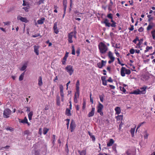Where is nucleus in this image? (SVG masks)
Returning a JSON list of instances; mask_svg holds the SVG:
<instances>
[{
	"mask_svg": "<svg viewBox=\"0 0 155 155\" xmlns=\"http://www.w3.org/2000/svg\"><path fill=\"white\" fill-rule=\"evenodd\" d=\"M65 152L67 153V154H68L69 150V149H68V142H67L65 144Z\"/></svg>",
	"mask_w": 155,
	"mask_h": 155,
	"instance_id": "nucleus-23",
	"label": "nucleus"
},
{
	"mask_svg": "<svg viewBox=\"0 0 155 155\" xmlns=\"http://www.w3.org/2000/svg\"><path fill=\"white\" fill-rule=\"evenodd\" d=\"M108 56L110 59H115V58L113 56V55L111 52L110 51L108 52Z\"/></svg>",
	"mask_w": 155,
	"mask_h": 155,
	"instance_id": "nucleus-22",
	"label": "nucleus"
},
{
	"mask_svg": "<svg viewBox=\"0 0 155 155\" xmlns=\"http://www.w3.org/2000/svg\"><path fill=\"white\" fill-rule=\"evenodd\" d=\"M117 60L118 61V64H120V65H121V66H124V64H122V63H121L120 61V60L119 59V58H117Z\"/></svg>",
	"mask_w": 155,
	"mask_h": 155,
	"instance_id": "nucleus-57",
	"label": "nucleus"
},
{
	"mask_svg": "<svg viewBox=\"0 0 155 155\" xmlns=\"http://www.w3.org/2000/svg\"><path fill=\"white\" fill-rule=\"evenodd\" d=\"M65 70L70 75H71L74 71L73 67L71 65H67L65 68Z\"/></svg>",
	"mask_w": 155,
	"mask_h": 155,
	"instance_id": "nucleus-6",
	"label": "nucleus"
},
{
	"mask_svg": "<svg viewBox=\"0 0 155 155\" xmlns=\"http://www.w3.org/2000/svg\"><path fill=\"white\" fill-rule=\"evenodd\" d=\"M131 71L129 69H126L125 67H122L121 69L120 74L122 76L124 77L125 75V74L129 75L131 73Z\"/></svg>",
	"mask_w": 155,
	"mask_h": 155,
	"instance_id": "nucleus-2",
	"label": "nucleus"
},
{
	"mask_svg": "<svg viewBox=\"0 0 155 155\" xmlns=\"http://www.w3.org/2000/svg\"><path fill=\"white\" fill-rule=\"evenodd\" d=\"M12 111L8 108L5 109L3 112V116L4 118H8L11 114Z\"/></svg>",
	"mask_w": 155,
	"mask_h": 155,
	"instance_id": "nucleus-5",
	"label": "nucleus"
},
{
	"mask_svg": "<svg viewBox=\"0 0 155 155\" xmlns=\"http://www.w3.org/2000/svg\"><path fill=\"white\" fill-rule=\"evenodd\" d=\"M35 155H40V152L38 150H35Z\"/></svg>",
	"mask_w": 155,
	"mask_h": 155,
	"instance_id": "nucleus-62",
	"label": "nucleus"
},
{
	"mask_svg": "<svg viewBox=\"0 0 155 155\" xmlns=\"http://www.w3.org/2000/svg\"><path fill=\"white\" fill-rule=\"evenodd\" d=\"M17 18L18 20H20L21 21L25 22L26 23L28 22V21L27 19L26 18L21 17L20 15L18 16Z\"/></svg>",
	"mask_w": 155,
	"mask_h": 155,
	"instance_id": "nucleus-12",
	"label": "nucleus"
},
{
	"mask_svg": "<svg viewBox=\"0 0 155 155\" xmlns=\"http://www.w3.org/2000/svg\"><path fill=\"white\" fill-rule=\"evenodd\" d=\"M131 93L135 94H139V93L138 92V89L134 90L133 92H132Z\"/></svg>",
	"mask_w": 155,
	"mask_h": 155,
	"instance_id": "nucleus-37",
	"label": "nucleus"
},
{
	"mask_svg": "<svg viewBox=\"0 0 155 155\" xmlns=\"http://www.w3.org/2000/svg\"><path fill=\"white\" fill-rule=\"evenodd\" d=\"M115 110L116 112L115 114H119L121 112V110L120 108L119 107H116L115 109Z\"/></svg>",
	"mask_w": 155,
	"mask_h": 155,
	"instance_id": "nucleus-14",
	"label": "nucleus"
},
{
	"mask_svg": "<svg viewBox=\"0 0 155 155\" xmlns=\"http://www.w3.org/2000/svg\"><path fill=\"white\" fill-rule=\"evenodd\" d=\"M45 20V18L44 17L41 18L40 19L38 20L37 21V23L38 24H43Z\"/></svg>",
	"mask_w": 155,
	"mask_h": 155,
	"instance_id": "nucleus-17",
	"label": "nucleus"
},
{
	"mask_svg": "<svg viewBox=\"0 0 155 155\" xmlns=\"http://www.w3.org/2000/svg\"><path fill=\"white\" fill-rule=\"evenodd\" d=\"M106 63V61L102 60L101 62H99L97 64V67L100 68H102L103 66H104Z\"/></svg>",
	"mask_w": 155,
	"mask_h": 155,
	"instance_id": "nucleus-8",
	"label": "nucleus"
},
{
	"mask_svg": "<svg viewBox=\"0 0 155 155\" xmlns=\"http://www.w3.org/2000/svg\"><path fill=\"white\" fill-rule=\"evenodd\" d=\"M10 23L11 22L10 21L3 22V23L5 25H10Z\"/></svg>",
	"mask_w": 155,
	"mask_h": 155,
	"instance_id": "nucleus-50",
	"label": "nucleus"
},
{
	"mask_svg": "<svg viewBox=\"0 0 155 155\" xmlns=\"http://www.w3.org/2000/svg\"><path fill=\"white\" fill-rule=\"evenodd\" d=\"M27 121V119L26 117H25L23 120H22L21 121V122L22 123H26Z\"/></svg>",
	"mask_w": 155,
	"mask_h": 155,
	"instance_id": "nucleus-38",
	"label": "nucleus"
},
{
	"mask_svg": "<svg viewBox=\"0 0 155 155\" xmlns=\"http://www.w3.org/2000/svg\"><path fill=\"white\" fill-rule=\"evenodd\" d=\"M30 133V131L29 130H25L24 132V134H28Z\"/></svg>",
	"mask_w": 155,
	"mask_h": 155,
	"instance_id": "nucleus-59",
	"label": "nucleus"
},
{
	"mask_svg": "<svg viewBox=\"0 0 155 155\" xmlns=\"http://www.w3.org/2000/svg\"><path fill=\"white\" fill-rule=\"evenodd\" d=\"M57 104L58 106L60 105V98L59 96L57 97Z\"/></svg>",
	"mask_w": 155,
	"mask_h": 155,
	"instance_id": "nucleus-32",
	"label": "nucleus"
},
{
	"mask_svg": "<svg viewBox=\"0 0 155 155\" xmlns=\"http://www.w3.org/2000/svg\"><path fill=\"white\" fill-rule=\"evenodd\" d=\"M29 8L28 7H26L23 8V9L25 10L26 12H28V9Z\"/></svg>",
	"mask_w": 155,
	"mask_h": 155,
	"instance_id": "nucleus-54",
	"label": "nucleus"
},
{
	"mask_svg": "<svg viewBox=\"0 0 155 155\" xmlns=\"http://www.w3.org/2000/svg\"><path fill=\"white\" fill-rule=\"evenodd\" d=\"M49 130V129L46 128L45 127L43 128V134L45 135L46 134L48 131Z\"/></svg>",
	"mask_w": 155,
	"mask_h": 155,
	"instance_id": "nucleus-34",
	"label": "nucleus"
},
{
	"mask_svg": "<svg viewBox=\"0 0 155 155\" xmlns=\"http://www.w3.org/2000/svg\"><path fill=\"white\" fill-rule=\"evenodd\" d=\"M24 72H23L22 73L20 76L19 78V80L20 81H21L23 80L24 75Z\"/></svg>",
	"mask_w": 155,
	"mask_h": 155,
	"instance_id": "nucleus-31",
	"label": "nucleus"
},
{
	"mask_svg": "<svg viewBox=\"0 0 155 155\" xmlns=\"http://www.w3.org/2000/svg\"><path fill=\"white\" fill-rule=\"evenodd\" d=\"M55 137H55V135H52V138L53 139L52 143L53 145H54V144L56 140Z\"/></svg>",
	"mask_w": 155,
	"mask_h": 155,
	"instance_id": "nucleus-40",
	"label": "nucleus"
},
{
	"mask_svg": "<svg viewBox=\"0 0 155 155\" xmlns=\"http://www.w3.org/2000/svg\"><path fill=\"white\" fill-rule=\"evenodd\" d=\"M33 114V112L31 111L28 114L29 120H31Z\"/></svg>",
	"mask_w": 155,
	"mask_h": 155,
	"instance_id": "nucleus-26",
	"label": "nucleus"
},
{
	"mask_svg": "<svg viewBox=\"0 0 155 155\" xmlns=\"http://www.w3.org/2000/svg\"><path fill=\"white\" fill-rule=\"evenodd\" d=\"M147 17L148 18V22H151V21H152L153 19V17H151V15H147Z\"/></svg>",
	"mask_w": 155,
	"mask_h": 155,
	"instance_id": "nucleus-28",
	"label": "nucleus"
},
{
	"mask_svg": "<svg viewBox=\"0 0 155 155\" xmlns=\"http://www.w3.org/2000/svg\"><path fill=\"white\" fill-rule=\"evenodd\" d=\"M34 51L36 53L37 55H38L39 54V51L38 49H34Z\"/></svg>",
	"mask_w": 155,
	"mask_h": 155,
	"instance_id": "nucleus-55",
	"label": "nucleus"
},
{
	"mask_svg": "<svg viewBox=\"0 0 155 155\" xmlns=\"http://www.w3.org/2000/svg\"><path fill=\"white\" fill-rule=\"evenodd\" d=\"M88 134L91 138L92 139L93 141H94L95 140V137L94 135H92V134L90 132H88Z\"/></svg>",
	"mask_w": 155,
	"mask_h": 155,
	"instance_id": "nucleus-27",
	"label": "nucleus"
},
{
	"mask_svg": "<svg viewBox=\"0 0 155 155\" xmlns=\"http://www.w3.org/2000/svg\"><path fill=\"white\" fill-rule=\"evenodd\" d=\"M60 91H63L64 87L62 85H60L59 87Z\"/></svg>",
	"mask_w": 155,
	"mask_h": 155,
	"instance_id": "nucleus-51",
	"label": "nucleus"
},
{
	"mask_svg": "<svg viewBox=\"0 0 155 155\" xmlns=\"http://www.w3.org/2000/svg\"><path fill=\"white\" fill-rule=\"evenodd\" d=\"M123 125V123L121 122V123L119 125V130H120L121 129V127H122V126Z\"/></svg>",
	"mask_w": 155,
	"mask_h": 155,
	"instance_id": "nucleus-49",
	"label": "nucleus"
},
{
	"mask_svg": "<svg viewBox=\"0 0 155 155\" xmlns=\"http://www.w3.org/2000/svg\"><path fill=\"white\" fill-rule=\"evenodd\" d=\"M6 129L7 130H10L11 131H12L14 130V128L10 127H8L6 128Z\"/></svg>",
	"mask_w": 155,
	"mask_h": 155,
	"instance_id": "nucleus-41",
	"label": "nucleus"
},
{
	"mask_svg": "<svg viewBox=\"0 0 155 155\" xmlns=\"http://www.w3.org/2000/svg\"><path fill=\"white\" fill-rule=\"evenodd\" d=\"M99 48H107L106 45L103 42H100L98 45Z\"/></svg>",
	"mask_w": 155,
	"mask_h": 155,
	"instance_id": "nucleus-13",
	"label": "nucleus"
},
{
	"mask_svg": "<svg viewBox=\"0 0 155 155\" xmlns=\"http://www.w3.org/2000/svg\"><path fill=\"white\" fill-rule=\"evenodd\" d=\"M147 88V86H144V87H142L140 88V89L141 90V91H144L146 93V90Z\"/></svg>",
	"mask_w": 155,
	"mask_h": 155,
	"instance_id": "nucleus-47",
	"label": "nucleus"
},
{
	"mask_svg": "<svg viewBox=\"0 0 155 155\" xmlns=\"http://www.w3.org/2000/svg\"><path fill=\"white\" fill-rule=\"evenodd\" d=\"M79 85V80H78L76 84V92L75 93L74 97V102L75 103H78L77 99L79 98L80 95Z\"/></svg>",
	"mask_w": 155,
	"mask_h": 155,
	"instance_id": "nucleus-1",
	"label": "nucleus"
},
{
	"mask_svg": "<svg viewBox=\"0 0 155 155\" xmlns=\"http://www.w3.org/2000/svg\"><path fill=\"white\" fill-rule=\"evenodd\" d=\"M155 24L152 22H150L149 25L147 28V31H149L153 27L155 26Z\"/></svg>",
	"mask_w": 155,
	"mask_h": 155,
	"instance_id": "nucleus-11",
	"label": "nucleus"
},
{
	"mask_svg": "<svg viewBox=\"0 0 155 155\" xmlns=\"http://www.w3.org/2000/svg\"><path fill=\"white\" fill-rule=\"evenodd\" d=\"M40 36V34H35L34 35H32V37H33L35 38V37H37L38 36Z\"/></svg>",
	"mask_w": 155,
	"mask_h": 155,
	"instance_id": "nucleus-64",
	"label": "nucleus"
},
{
	"mask_svg": "<svg viewBox=\"0 0 155 155\" xmlns=\"http://www.w3.org/2000/svg\"><path fill=\"white\" fill-rule=\"evenodd\" d=\"M120 90L123 91L124 93H125L126 92V90L125 89L124 87H122L121 86H120L119 87Z\"/></svg>",
	"mask_w": 155,
	"mask_h": 155,
	"instance_id": "nucleus-36",
	"label": "nucleus"
},
{
	"mask_svg": "<svg viewBox=\"0 0 155 155\" xmlns=\"http://www.w3.org/2000/svg\"><path fill=\"white\" fill-rule=\"evenodd\" d=\"M131 27L130 28H129L128 29L130 31H132L134 30V26L133 25H130Z\"/></svg>",
	"mask_w": 155,
	"mask_h": 155,
	"instance_id": "nucleus-48",
	"label": "nucleus"
},
{
	"mask_svg": "<svg viewBox=\"0 0 155 155\" xmlns=\"http://www.w3.org/2000/svg\"><path fill=\"white\" fill-rule=\"evenodd\" d=\"M114 141L113 139H110L109 141L107 143V146L108 147H110L113 145Z\"/></svg>",
	"mask_w": 155,
	"mask_h": 155,
	"instance_id": "nucleus-15",
	"label": "nucleus"
},
{
	"mask_svg": "<svg viewBox=\"0 0 155 155\" xmlns=\"http://www.w3.org/2000/svg\"><path fill=\"white\" fill-rule=\"evenodd\" d=\"M137 41H139L138 37H136V38L133 41V42L136 44Z\"/></svg>",
	"mask_w": 155,
	"mask_h": 155,
	"instance_id": "nucleus-58",
	"label": "nucleus"
},
{
	"mask_svg": "<svg viewBox=\"0 0 155 155\" xmlns=\"http://www.w3.org/2000/svg\"><path fill=\"white\" fill-rule=\"evenodd\" d=\"M107 17L109 18L112 19L113 18L112 14L111 13H110L107 15Z\"/></svg>",
	"mask_w": 155,
	"mask_h": 155,
	"instance_id": "nucleus-42",
	"label": "nucleus"
},
{
	"mask_svg": "<svg viewBox=\"0 0 155 155\" xmlns=\"http://www.w3.org/2000/svg\"><path fill=\"white\" fill-rule=\"evenodd\" d=\"M127 155H132L131 151L129 150H127L126 152Z\"/></svg>",
	"mask_w": 155,
	"mask_h": 155,
	"instance_id": "nucleus-46",
	"label": "nucleus"
},
{
	"mask_svg": "<svg viewBox=\"0 0 155 155\" xmlns=\"http://www.w3.org/2000/svg\"><path fill=\"white\" fill-rule=\"evenodd\" d=\"M145 135L144 136V137L145 139H147L148 136L149 134L147 133V131H145L144 132Z\"/></svg>",
	"mask_w": 155,
	"mask_h": 155,
	"instance_id": "nucleus-44",
	"label": "nucleus"
},
{
	"mask_svg": "<svg viewBox=\"0 0 155 155\" xmlns=\"http://www.w3.org/2000/svg\"><path fill=\"white\" fill-rule=\"evenodd\" d=\"M143 78L145 80H148L149 78V76L147 74H144L143 76Z\"/></svg>",
	"mask_w": 155,
	"mask_h": 155,
	"instance_id": "nucleus-43",
	"label": "nucleus"
},
{
	"mask_svg": "<svg viewBox=\"0 0 155 155\" xmlns=\"http://www.w3.org/2000/svg\"><path fill=\"white\" fill-rule=\"evenodd\" d=\"M67 0H63V6L64 7V10L65 11L66 10L67 7Z\"/></svg>",
	"mask_w": 155,
	"mask_h": 155,
	"instance_id": "nucleus-18",
	"label": "nucleus"
},
{
	"mask_svg": "<svg viewBox=\"0 0 155 155\" xmlns=\"http://www.w3.org/2000/svg\"><path fill=\"white\" fill-rule=\"evenodd\" d=\"M76 125L73 120H72L70 124V130L71 132H73L75 129Z\"/></svg>",
	"mask_w": 155,
	"mask_h": 155,
	"instance_id": "nucleus-7",
	"label": "nucleus"
},
{
	"mask_svg": "<svg viewBox=\"0 0 155 155\" xmlns=\"http://www.w3.org/2000/svg\"><path fill=\"white\" fill-rule=\"evenodd\" d=\"M38 85L39 86H41L43 84V82L42 81V78L41 76H39L38 79Z\"/></svg>",
	"mask_w": 155,
	"mask_h": 155,
	"instance_id": "nucleus-19",
	"label": "nucleus"
},
{
	"mask_svg": "<svg viewBox=\"0 0 155 155\" xmlns=\"http://www.w3.org/2000/svg\"><path fill=\"white\" fill-rule=\"evenodd\" d=\"M107 81L110 82H113V80H112L111 77H109Z\"/></svg>",
	"mask_w": 155,
	"mask_h": 155,
	"instance_id": "nucleus-61",
	"label": "nucleus"
},
{
	"mask_svg": "<svg viewBox=\"0 0 155 155\" xmlns=\"http://www.w3.org/2000/svg\"><path fill=\"white\" fill-rule=\"evenodd\" d=\"M95 108L94 107H93L90 112L88 113L87 115L88 117H90L93 116L95 113Z\"/></svg>",
	"mask_w": 155,
	"mask_h": 155,
	"instance_id": "nucleus-10",
	"label": "nucleus"
},
{
	"mask_svg": "<svg viewBox=\"0 0 155 155\" xmlns=\"http://www.w3.org/2000/svg\"><path fill=\"white\" fill-rule=\"evenodd\" d=\"M107 81L106 80L102 81V84L104 86L107 85Z\"/></svg>",
	"mask_w": 155,
	"mask_h": 155,
	"instance_id": "nucleus-53",
	"label": "nucleus"
},
{
	"mask_svg": "<svg viewBox=\"0 0 155 155\" xmlns=\"http://www.w3.org/2000/svg\"><path fill=\"white\" fill-rule=\"evenodd\" d=\"M78 152L80 155H86V150H83L81 151L79 150Z\"/></svg>",
	"mask_w": 155,
	"mask_h": 155,
	"instance_id": "nucleus-21",
	"label": "nucleus"
},
{
	"mask_svg": "<svg viewBox=\"0 0 155 155\" xmlns=\"http://www.w3.org/2000/svg\"><path fill=\"white\" fill-rule=\"evenodd\" d=\"M104 108L103 105L99 102L98 104L97 107V112L99 113L101 116H103L104 115L103 112V109Z\"/></svg>",
	"mask_w": 155,
	"mask_h": 155,
	"instance_id": "nucleus-4",
	"label": "nucleus"
},
{
	"mask_svg": "<svg viewBox=\"0 0 155 155\" xmlns=\"http://www.w3.org/2000/svg\"><path fill=\"white\" fill-rule=\"evenodd\" d=\"M116 146H117V144H114L112 147V150L115 151V153H117V151L116 149Z\"/></svg>",
	"mask_w": 155,
	"mask_h": 155,
	"instance_id": "nucleus-30",
	"label": "nucleus"
},
{
	"mask_svg": "<svg viewBox=\"0 0 155 155\" xmlns=\"http://www.w3.org/2000/svg\"><path fill=\"white\" fill-rule=\"evenodd\" d=\"M27 67V64H25L23 65L22 67L20 69V70L21 71H24L26 69Z\"/></svg>",
	"mask_w": 155,
	"mask_h": 155,
	"instance_id": "nucleus-29",
	"label": "nucleus"
},
{
	"mask_svg": "<svg viewBox=\"0 0 155 155\" xmlns=\"http://www.w3.org/2000/svg\"><path fill=\"white\" fill-rule=\"evenodd\" d=\"M143 29H144L142 27H141L138 29V31L140 32H141L143 31Z\"/></svg>",
	"mask_w": 155,
	"mask_h": 155,
	"instance_id": "nucleus-60",
	"label": "nucleus"
},
{
	"mask_svg": "<svg viewBox=\"0 0 155 155\" xmlns=\"http://www.w3.org/2000/svg\"><path fill=\"white\" fill-rule=\"evenodd\" d=\"M134 49H130V52L131 54H133L135 52Z\"/></svg>",
	"mask_w": 155,
	"mask_h": 155,
	"instance_id": "nucleus-56",
	"label": "nucleus"
},
{
	"mask_svg": "<svg viewBox=\"0 0 155 155\" xmlns=\"http://www.w3.org/2000/svg\"><path fill=\"white\" fill-rule=\"evenodd\" d=\"M44 0H40L38 2V5H40L42 3H44Z\"/></svg>",
	"mask_w": 155,
	"mask_h": 155,
	"instance_id": "nucleus-52",
	"label": "nucleus"
},
{
	"mask_svg": "<svg viewBox=\"0 0 155 155\" xmlns=\"http://www.w3.org/2000/svg\"><path fill=\"white\" fill-rule=\"evenodd\" d=\"M139 94H146V92L144 91H140L138 89Z\"/></svg>",
	"mask_w": 155,
	"mask_h": 155,
	"instance_id": "nucleus-45",
	"label": "nucleus"
},
{
	"mask_svg": "<svg viewBox=\"0 0 155 155\" xmlns=\"http://www.w3.org/2000/svg\"><path fill=\"white\" fill-rule=\"evenodd\" d=\"M111 26L113 27H115L116 26V23L114 22L111 24Z\"/></svg>",
	"mask_w": 155,
	"mask_h": 155,
	"instance_id": "nucleus-63",
	"label": "nucleus"
},
{
	"mask_svg": "<svg viewBox=\"0 0 155 155\" xmlns=\"http://www.w3.org/2000/svg\"><path fill=\"white\" fill-rule=\"evenodd\" d=\"M76 31H74V32L72 31L68 34V42L69 43H71L73 42L72 40V38L73 37L75 38H76Z\"/></svg>",
	"mask_w": 155,
	"mask_h": 155,
	"instance_id": "nucleus-3",
	"label": "nucleus"
},
{
	"mask_svg": "<svg viewBox=\"0 0 155 155\" xmlns=\"http://www.w3.org/2000/svg\"><path fill=\"white\" fill-rule=\"evenodd\" d=\"M71 110L68 108H67L65 111V114L68 116H70L71 115Z\"/></svg>",
	"mask_w": 155,
	"mask_h": 155,
	"instance_id": "nucleus-20",
	"label": "nucleus"
},
{
	"mask_svg": "<svg viewBox=\"0 0 155 155\" xmlns=\"http://www.w3.org/2000/svg\"><path fill=\"white\" fill-rule=\"evenodd\" d=\"M103 23L106 26L110 27L111 26V24L108 22V20L107 19H105Z\"/></svg>",
	"mask_w": 155,
	"mask_h": 155,
	"instance_id": "nucleus-16",
	"label": "nucleus"
},
{
	"mask_svg": "<svg viewBox=\"0 0 155 155\" xmlns=\"http://www.w3.org/2000/svg\"><path fill=\"white\" fill-rule=\"evenodd\" d=\"M123 115H118L116 117V118L117 120H122L123 119Z\"/></svg>",
	"mask_w": 155,
	"mask_h": 155,
	"instance_id": "nucleus-24",
	"label": "nucleus"
},
{
	"mask_svg": "<svg viewBox=\"0 0 155 155\" xmlns=\"http://www.w3.org/2000/svg\"><path fill=\"white\" fill-rule=\"evenodd\" d=\"M100 50V52L104 54L105 53L107 49H99Z\"/></svg>",
	"mask_w": 155,
	"mask_h": 155,
	"instance_id": "nucleus-39",
	"label": "nucleus"
},
{
	"mask_svg": "<svg viewBox=\"0 0 155 155\" xmlns=\"http://www.w3.org/2000/svg\"><path fill=\"white\" fill-rule=\"evenodd\" d=\"M86 101L85 100H83V106H82V109L83 110H84L86 107Z\"/></svg>",
	"mask_w": 155,
	"mask_h": 155,
	"instance_id": "nucleus-35",
	"label": "nucleus"
},
{
	"mask_svg": "<svg viewBox=\"0 0 155 155\" xmlns=\"http://www.w3.org/2000/svg\"><path fill=\"white\" fill-rule=\"evenodd\" d=\"M136 127V126H135V127L134 128H131L130 130V132L131 134L132 135V137H134V132L135 130V128Z\"/></svg>",
	"mask_w": 155,
	"mask_h": 155,
	"instance_id": "nucleus-25",
	"label": "nucleus"
},
{
	"mask_svg": "<svg viewBox=\"0 0 155 155\" xmlns=\"http://www.w3.org/2000/svg\"><path fill=\"white\" fill-rule=\"evenodd\" d=\"M145 123L146 122L145 121H144L143 122L139 123L137 126V127L136 130V131H137V130L138 129H139L143 124Z\"/></svg>",
	"mask_w": 155,
	"mask_h": 155,
	"instance_id": "nucleus-33",
	"label": "nucleus"
},
{
	"mask_svg": "<svg viewBox=\"0 0 155 155\" xmlns=\"http://www.w3.org/2000/svg\"><path fill=\"white\" fill-rule=\"evenodd\" d=\"M53 29L55 34H58V33L59 31V29L57 27V22H55L54 23Z\"/></svg>",
	"mask_w": 155,
	"mask_h": 155,
	"instance_id": "nucleus-9",
	"label": "nucleus"
}]
</instances>
